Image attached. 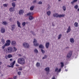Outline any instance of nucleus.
<instances>
[{
    "label": "nucleus",
    "instance_id": "1",
    "mask_svg": "<svg viewBox=\"0 0 79 79\" xmlns=\"http://www.w3.org/2000/svg\"><path fill=\"white\" fill-rule=\"evenodd\" d=\"M18 63L19 64H21L22 65H24V64H25V60L24 58L22 57L19 58L17 60Z\"/></svg>",
    "mask_w": 79,
    "mask_h": 79
},
{
    "label": "nucleus",
    "instance_id": "2",
    "mask_svg": "<svg viewBox=\"0 0 79 79\" xmlns=\"http://www.w3.org/2000/svg\"><path fill=\"white\" fill-rule=\"evenodd\" d=\"M4 51L6 53H11L13 52V49L11 47H8L6 49H4Z\"/></svg>",
    "mask_w": 79,
    "mask_h": 79
},
{
    "label": "nucleus",
    "instance_id": "3",
    "mask_svg": "<svg viewBox=\"0 0 79 79\" xmlns=\"http://www.w3.org/2000/svg\"><path fill=\"white\" fill-rule=\"evenodd\" d=\"M65 15H58L57 13H55L53 14V16L54 17H56V18H62L63 17H64Z\"/></svg>",
    "mask_w": 79,
    "mask_h": 79
},
{
    "label": "nucleus",
    "instance_id": "4",
    "mask_svg": "<svg viewBox=\"0 0 79 79\" xmlns=\"http://www.w3.org/2000/svg\"><path fill=\"white\" fill-rule=\"evenodd\" d=\"M23 47L26 48H29V45L28 43L26 42H24L23 43Z\"/></svg>",
    "mask_w": 79,
    "mask_h": 79
},
{
    "label": "nucleus",
    "instance_id": "5",
    "mask_svg": "<svg viewBox=\"0 0 79 79\" xmlns=\"http://www.w3.org/2000/svg\"><path fill=\"white\" fill-rule=\"evenodd\" d=\"M15 63H16V61L14 60L13 62H12V63H10V65L11 66L8 65H7V67L8 68H10L11 67H12V68H13L14 65H15Z\"/></svg>",
    "mask_w": 79,
    "mask_h": 79
},
{
    "label": "nucleus",
    "instance_id": "6",
    "mask_svg": "<svg viewBox=\"0 0 79 79\" xmlns=\"http://www.w3.org/2000/svg\"><path fill=\"white\" fill-rule=\"evenodd\" d=\"M72 54H73V51H70L67 55V58H69L71 56H72Z\"/></svg>",
    "mask_w": 79,
    "mask_h": 79
},
{
    "label": "nucleus",
    "instance_id": "7",
    "mask_svg": "<svg viewBox=\"0 0 79 79\" xmlns=\"http://www.w3.org/2000/svg\"><path fill=\"white\" fill-rule=\"evenodd\" d=\"M37 40L36 39H34V40L33 41V44L34 46L37 47V46H39V43H37Z\"/></svg>",
    "mask_w": 79,
    "mask_h": 79
},
{
    "label": "nucleus",
    "instance_id": "8",
    "mask_svg": "<svg viewBox=\"0 0 79 79\" xmlns=\"http://www.w3.org/2000/svg\"><path fill=\"white\" fill-rule=\"evenodd\" d=\"M24 13V10L23 9L20 10L19 12V14L20 15H23V13Z\"/></svg>",
    "mask_w": 79,
    "mask_h": 79
},
{
    "label": "nucleus",
    "instance_id": "9",
    "mask_svg": "<svg viewBox=\"0 0 79 79\" xmlns=\"http://www.w3.org/2000/svg\"><path fill=\"white\" fill-rule=\"evenodd\" d=\"M16 25L15 24H12L11 26V30L12 31H13L14 29H15Z\"/></svg>",
    "mask_w": 79,
    "mask_h": 79
},
{
    "label": "nucleus",
    "instance_id": "10",
    "mask_svg": "<svg viewBox=\"0 0 79 79\" xmlns=\"http://www.w3.org/2000/svg\"><path fill=\"white\" fill-rule=\"evenodd\" d=\"M6 45H7L8 46H9L10 45V44H11V41L9 40H7L6 41V43H5Z\"/></svg>",
    "mask_w": 79,
    "mask_h": 79
},
{
    "label": "nucleus",
    "instance_id": "11",
    "mask_svg": "<svg viewBox=\"0 0 79 79\" xmlns=\"http://www.w3.org/2000/svg\"><path fill=\"white\" fill-rule=\"evenodd\" d=\"M5 29L3 27H2L1 29V32L3 34L5 32Z\"/></svg>",
    "mask_w": 79,
    "mask_h": 79
},
{
    "label": "nucleus",
    "instance_id": "12",
    "mask_svg": "<svg viewBox=\"0 0 79 79\" xmlns=\"http://www.w3.org/2000/svg\"><path fill=\"white\" fill-rule=\"evenodd\" d=\"M9 11H10V12L15 11V9L13 7H11L9 9Z\"/></svg>",
    "mask_w": 79,
    "mask_h": 79
},
{
    "label": "nucleus",
    "instance_id": "13",
    "mask_svg": "<svg viewBox=\"0 0 79 79\" xmlns=\"http://www.w3.org/2000/svg\"><path fill=\"white\" fill-rule=\"evenodd\" d=\"M17 24L18 27H20V28H21V23L19 21H17Z\"/></svg>",
    "mask_w": 79,
    "mask_h": 79
},
{
    "label": "nucleus",
    "instance_id": "14",
    "mask_svg": "<svg viewBox=\"0 0 79 79\" xmlns=\"http://www.w3.org/2000/svg\"><path fill=\"white\" fill-rule=\"evenodd\" d=\"M11 44L12 45H13L14 46H15L16 45V43L15 41H11Z\"/></svg>",
    "mask_w": 79,
    "mask_h": 79
},
{
    "label": "nucleus",
    "instance_id": "15",
    "mask_svg": "<svg viewBox=\"0 0 79 79\" xmlns=\"http://www.w3.org/2000/svg\"><path fill=\"white\" fill-rule=\"evenodd\" d=\"M71 27H70V26H69L68 28L67 33H69V32L71 31Z\"/></svg>",
    "mask_w": 79,
    "mask_h": 79
},
{
    "label": "nucleus",
    "instance_id": "16",
    "mask_svg": "<svg viewBox=\"0 0 79 79\" xmlns=\"http://www.w3.org/2000/svg\"><path fill=\"white\" fill-rule=\"evenodd\" d=\"M45 70L48 73L49 72V71H50V69H49L48 67H47L45 69Z\"/></svg>",
    "mask_w": 79,
    "mask_h": 79
},
{
    "label": "nucleus",
    "instance_id": "17",
    "mask_svg": "<svg viewBox=\"0 0 79 79\" xmlns=\"http://www.w3.org/2000/svg\"><path fill=\"white\" fill-rule=\"evenodd\" d=\"M70 41L71 43H74V39L73 38H70Z\"/></svg>",
    "mask_w": 79,
    "mask_h": 79
},
{
    "label": "nucleus",
    "instance_id": "18",
    "mask_svg": "<svg viewBox=\"0 0 79 79\" xmlns=\"http://www.w3.org/2000/svg\"><path fill=\"white\" fill-rule=\"evenodd\" d=\"M50 43H47L46 44V47L47 48H48L49 47Z\"/></svg>",
    "mask_w": 79,
    "mask_h": 79
},
{
    "label": "nucleus",
    "instance_id": "19",
    "mask_svg": "<svg viewBox=\"0 0 79 79\" xmlns=\"http://www.w3.org/2000/svg\"><path fill=\"white\" fill-rule=\"evenodd\" d=\"M3 25H4V26H6V25H7L8 23H7V22H6L5 21L4 22H3L2 23Z\"/></svg>",
    "mask_w": 79,
    "mask_h": 79
},
{
    "label": "nucleus",
    "instance_id": "20",
    "mask_svg": "<svg viewBox=\"0 0 79 79\" xmlns=\"http://www.w3.org/2000/svg\"><path fill=\"white\" fill-rule=\"evenodd\" d=\"M8 46L5 43L4 45H3L2 47V49H4L5 48V47H8Z\"/></svg>",
    "mask_w": 79,
    "mask_h": 79
},
{
    "label": "nucleus",
    "instance_id": "21",
    "mask_svg": "<svg viewBox=\"0 0 79 79\" xmlns=\"http://www.w3.org/2000/svg\"><path fill=\"white\" fill-rule=\"evenodd\" d=\"M12 5L13 8H15L16 6V4L15 2H13L12 3Z\"/></svg>",
    "mask_w": 79,
    "mask_h": 79
},
{
    "label": "nucleus",
    "instance_id": "22",
    "mask_svg": "<svg viewBox=\"0 0 79 79\" xmlns=\"http://www.w3.org/2000/svg\"><path fill=\"white\" fill-rule=\"evenodd\" d=\"M35 7V6H31L30 8V10H34V8Z\"/></svg>",
    "mask_w": 79,
    "mask_h": 79
},
{
    "label": "nucleus",
    "instance_id": "23",
    "mask_svg": "<svg viewBox=\"0 0 79 79\" xmlns=\"http://www.w3.org/2000/svg\"><path fill=\"white\" fill-rule=\"evenodd\" d=\"M74 25L75 27H78V26H79L78 23L77 22L75 23H74Z\"/></svg>",
    "mask_w": 79,
    "mask_h": 79
},
{
    "label": "nucleus",
    "instance_id": "24",
    "mask_svg": "<svg viewBox=\"0 0 79 79\" xmlns=\"http://www.w3.org/2000/svg\"><path fill=\"white\" fill-rule=\"evenodd\" d=\"M60 64H61V68H63L64 67V63H63V62H61L60 63Z\"/></svg>",
    "mask_w": 79,
    "mask_h": 79
},
{
    "label": "nucleus",
    "instance_id": "25",
    "mask_svg": "<svg viewBox=\"0 0 79 79\" xmlns=\"http://www.w3.org/2000/svg\"><path fill=\"white\" fill-rule=\"evenodd\" d=\"M39 48H44V46H43L42 45L40 44L39 46Z\"/></svg>",
    "mask_w": 79,
    "mask_h": 79
},
{
    "label": "nucleus",
    "instance_id": "26",
    "mask_svg": "<svg viewBox=\"0 0 79 79\" xmlns=\"http://www.w3.org/2000/svg\"><path fill=\"white\" fill-rule=\"evenodd\" d=\"M12 55L11 54H8V58H12Z\"/></svg>",
    "mask_w": 79,
    "mask_h": 79
},
{
    "label": "nucleus",
    "instance_id": "27",
    "mask_svg": "<svg viewBox=\"0 0 79 79\" xmlns=\"http://www.w3.org/2000/svg\"><path fill=\"white\" fill-rule=\"evenodd\" d=\"M1 42H2L3 44H4L5 43V40L4 39H2Z\"/></svg>",
    "mask_w": 79,
    "mask_h": 79
},
{
    "label": "nucleus",
    "instance_id": "28",
    "mask_svg": "<svg viewBox=\"0 0 79 79\" xmlns=\"http://www.w3.org/2000/svg\"><path fill=\"white\" fill-rule=\"evenodd\" d=\"M8 5V4H4L3 5V6L4 7H7Z\"/></svg>",
    "mask_w": 79,
    "mask_h": 79
},
{
    "label": "nucleus",
    "instance_id": "29",
    "mask_svg": "<svg viewBox=\"0 0 79 79\" xmlns=\"http://www.w3.org/2000/svg\"><path fill=\"white\" fill-rule=\"evenodd\" d=\"M50 14H51V12L50 11H48L47 12V15H48V16H50Z\"/></svg>",
    "mask_w": 79,
    "mask_h": 79
},
{
    "label": "nucleus",
    "instance_id": "30",
    "mask_svg": "<svg viewBox=\"0 0 79 79\" xmlns=\"http://www.w3.org/2000/svg\"><path fill=\"white\" fill-rule=\"evenodd\" d=\"M40 63H39V62H37L36 64V66L37 67H39L40 66Z\"/></svg>",
    "mask_w": 79,
    "mask_h": 79
},
{
    "label": "nucleus",
    "instance_id": "31",
    "mask_svg": "<svg viewBox=\"0 0 79 79\" xmlns=\"http://www.w3.org/2000/svg\"><path fill=\"white\" fill-rule=\"evenodd\" d=\"M30 16V12H29L27 14H26L25 15V16L27 17V16Z\"/></svg>",
    "mask_w": 79,
    "mask_h": 79
},
{
    "label": "nucleus",
    "instance_id": "32",
    "mask_svg": "<svg viewBox=\"0 0 79 79\" xmlns=\"http://www.w3.org/2000/svg\"><path fill=\"white\" fill-rule=\"evenodd\" d=\"M62 36V35L61 34L59 35L58 36V39H61V37Z\"/></svg>",
    "mask_w": 79,
    "mask_h": 79
},
{
    "label": "nucleus",
    "instance_id": "33",
    "mask_svg": "<svg viewBox=\"0 0 79 79\" xmlns=\"http://www.w3.org/2000/svg\"><path fill=\"white\" fill-rule=\"evenodd\" d=\"M34 52L35 53H38V51L37 49H35L34 50Z\"/></svg>",
    "mask_w": 79,
    "mask_h": 79
},
{
    "label": "nucleus",
    "instance_id": "34",
    "mask_svg": "<svg viewBox=\"0 0 79 79\" xmlns=\"http://www.w3.org/2000/svg\"><path fill=\"white\" fill-rule=\"evenodd\" d=\"M34 19V17L32 16H30V20H32Z\"/></svg>",
    "mask_w": 79,
    "mask_h": 79
},
{
    "label": "nucleus",
    "instance_id": "35",
    "mask_svg": "<svg viewBox=\"0 0 79 79\" xmlns=\"http://www.w3.org/2000/svg\"><path fill=\"white\" fill-rule=\"evenodd\" d=\"M47 56L46 55H45L44 57H43L42 58L43 60H44V59H45L47 58Z\"/></svg>",
    "mask_w": 79,
    "mask_h": 79
},
{
    "label": "nucleus",
    "instance_id": "36",
    "mask_svg": "<svg viewBox=\"0 0 79 79\" xmlns=\"http://www.w3.org/2000/svg\"><path fill=\"white\" fill-rule=\"evenodd\" d=\"M26 25V23L25 22H23L22 23V26H25Z\"/></svg>",
    "mask_w": 79,
    "mask_h": 79
},
{
    "label": "nucleus",
    "instance_id": "37",
    "mask_svg": "<svg viewBox=\"0 0 79 79\" xmlns=\"http://www.w3.org/2000/svg\"><path fill=\"white\" fill-rule=\"evenodd\" d=\"M62 8L64 11H66V7L64 6H63V7H62Z\"/></svg>",
    "mask_w": 79,
    "mask_h": 79
},
{
    "label": "nucleus",
    "instance_id": "38",
    "mask_svg": "<svg viewBox=\"0 0 79 79\" xmlns=\"http://www.w3.org/2000/svg\"><path fill=\"white\" fill-rule=\"evenodd\" d=\"M74 8L76 9H77L78 8V6L77 5H76L74 6Z\"/></svg>",
    "mask_w": 79,
    "mask_h": 79
},
{
    "label": "nucleus",
    "instance_id": "39",
    "mask_svg": "<svg viewBox=\"0 0 79 79\" xmlns=\"http://www.w3.org/2000/svg\"><path fill=\"white\" fill-rule=\"evenodd\" d=\"M13 48L14 49V52H16V51L17 50V49L16 48V47H14Z\"/></svg>",
    "mask_w": 79,
    "mask_h": 79
},
{
    "label": "nucleus",
    "instance_id": "40",
    "mask_svg": "<svg viewBox=\"0 0 79 79\" xmlns=\"http://www.w3.org/2000/svg\"><path fill=\"white\" fill-rule=\"evenodd\" d=\"M41 51L43 53H45V51H44L42 49H41Z\"/></svg>",
    "mask_w": 79,
    "mask_h": 79
},
{
    "label": "nucleus",
    "instance_id": "41",
    "mask_svg": "<svg viewBox=\"0 0 79 79\" xmlns=\"http://www.w3.org/2000/svg\"><path fill=\"white\" fill-rule=\"evenodd\" d=\"M21 74V72H18V74L19 76H20Z\"/></svg>",
    "mask_w": 79,
    "mask_h": 79
},
{
    "label": "nucleus",
    "instance_id": "42",
    "mask_svg": "<svg viewBox=\"0 0 79 79\" xmlns=\"http://www.w3.org/2000/svg\"><path fill=\"white\" fill-rule=\"evenodd\" d=\"M22 70H23V68H22V67H20L19 68V70L20 71H22Z\"/></svg>",
    "mask_w": 79,
    "mask_h": 79
},
{
    "label": "nucleus",
    "instance_id": "43",
    "mask_svg": "<svg viewBox=\"0 0 79 79\" xmlns=\"http://www.w3.org/2000/svg\"><path fill=\"white\" fill-rule=\"evenodd\" d=\"M58 72V68H56L55 69V72Z\"/></svg>",
    "mask_w": 79,
    "mask_h": 79
},
{
    "label": "nucleus",
    "instance_id": "44",
    "mask_svg": "<svg viewBox=\"0 0 79 79\" xmlns=\"http://www.w3.org/2000/svg\"><path fill=\"white\" fill-rule=\"evenodd\" d=\"M17 76H14L13 77V78L14 79H17Z\"/></svg>",
    "mask_w": 79,
    "mask_h": 79
},
{
    "label": "nucleus",
    "instance_id": "45",
    "mask_svg": "<svg viewBox=\"0 0 79 79\" xmlns=\"http://www.w3.org/2000/svg\"><path fill=\"white\" fill-rule=\"evenodd\" d=\"M5 58H6V59H8V56H7V55H6L5 56Z\"/></svg>",
    "mask_w": 79,
    "mask_h": 79
},
{
    "label": "nucleus",
    "instance_id": "46",
    "mask_svg": "<svg viewBox=\"0 0 79 79\" xmlns=\"http://www.w3.org/2000/svg\"><path fill=\"white\" fill-rule=\"evenodd\" d=\"M34 13H33V12H32V13H30V16H32V15H33Z\"/></svg>",
    "mask_w": 79,
    "mask_h": 79
},
{
    "label": "nucleus",
    "instance_id": "47",
    "mask_svg": "<svg viewBox=\"0 0 79 79\" xmlns=\"http://www.w3.org/2000/svg\"><path fill=\"white\" fill-rule=\"evenodd\" d=\"M38 4H42V2H41V1H40L39 2Z\"/></svg>",
    "mask_w": 79,
    "mask_h": 79
},
{
    "label": "nucleus",
    "instance_id": "48",
    "mask_svg": "<svg viewBox=\"0 0 79 79\" xmlns=\"http://www.w3.org/2000/svg\"><path fill=\"white\" fill-rule=\"evenodd\" d=\"M61 68H60L59 69V70L58 71H57L58 73L59 72H60V71H61Z\"/></svg>",
    "mask_w": 79,
    "mask_h": 79
},
{
    "label": "nucleus",
    "instance_id": "49",
    "mask_svg": "<svg viewBox=\"0 0 79 79\" xmlns=\"http://www.w3.org/2000/svg\"><path fill=\"white\" fill-rule=\"evenodd\" d=\"M36 2H37V1L36 0H35L33 2L34 3H36Z\"/></svg>",
    "mask_w": 79,
    "mask_h": 79
},
{
    "label": "nucleus",
    "instance_id": "50",
    "mask_svg": "<svg viewBox=\"0 0 79 79\" xmlns=\"http://www.w3.org/2000/svg\"><path fill=\"white\" fill-rule=\"evenodd\" d=\"M50 8V6H49L48 7V8H47V10H49Z\"/></svg>",
    "mask_w": 79,
    "mask_h": 79
},
{
    "label": "nucleus",
    "instance_id": "51",
    "mask_svg": "<svg viewBox=\"0 0 79 79\" xmlns=\"http://www.w3.org/2000/svg\"><path fill=\"white\" fill-rule=\"evenodd\" d=\"M78 0H73V2H77V1H78Z\"/></svg>",
    "mask_w": 79,
    "mask_h": 79
},
{
    "label": "nucleus",
    "instance_id": "52",
    "mask_svg": "<svg viewBox=\"0 0 79 79\" xmlns=\"http://www.w3.org/2000/svg\"><path fill=\"white\" fill-rule=\"evenodd\" d=\"M2 64V62H0V65H1ZM1 68V66H0V68Z\"/></svg>",
    "mask_w": 79,
    "mask_h": 79
},
{
    "label": "nucleus",
    "instance_id": "53",
    "mask_svg": "<svg viewBox=\"0 0 79 79\" xmlns=\"http://www.w3.org/2000/svg\"><path fill=\"white\" fill-rule=\"evenodd\" d=\"M52 79H56V78H55V77L53 76L52 78Z\"/></svg>",
    "mask_w": 79,
    "mask_h": 79
},
{
    "label": "nucleus",
    "instance_id": "54",
    "mask_svg": "<svg viewBox=\"0 0 79 79\" xmlns=\"http://www.w3.org/2000/svg\"><path fill=\"white\" fill-rule=\"evenodd\" d=\"M13 60V59H10V61H12V60Z\"/></svg>",
    "mask_w": 79,
    "mask_h": 79
},
{
    "label": "nucleus",
    "instance_id": "55",
    "mask_svg": "<svg viewBox=\"0 0 79 79\" xmlns=\"http://www.w3.org/2000/svg\"><path fill=\"white\" fill-rule=\"evenodd\" d=\"M72 4H73V3H74V1H73V2H71Z\"/></svg>",
    "mask_w": 79,
    "mask_h": 79
},
{
    "label": "nucleus",
    "instance_id": "56",
    "mask_svg": "<svg viewBox=\"0 0 79 79\" xmlns=\"http://www.w3.org/2000/svg\"><path fill=\"white\" fill-rule=\"evenodd\" d=\"M16 66H19V65H18V64H16Z\"/></svg>",
    "mask_w": 79,
    "mask_h": 79
},
{
    "label": "nucleus",
    "instance_id": "57",
    "mask_svg": "<svg viewBox=\"0 0 79 79\" xmlns=\"http://www.w3.org/2000/svg\"><path fill=\"white\" fill-rule=\"evenodd\" d=\"M19 56H21V54H19Z\"/></svg>",
    "mask_w": 79,
    "mask_h": 79
},
{
    "label": "nucleus",
    "instance_id": "58",
    "mask_svg": "<svg viewBox=\"0 0 79 79\" xmlns=\"http://www.w3.org/2000/svg\"><path fill=\"white\" fill-rule=\"evenodd\" d=\"M77 11H79V8L77 9Z\"/></svg>",
    "mask_w": 79,
    "mask_h": 79
},
{
    "label": "nucleus",
    "instance_id": "59",
    "mask_svg": "<svg viewBox=\"0 0 79 79\" xmlns=\"http://www.w3.org/2000/svg\"><path fill=\"white\" fill-rule=\"evenodd\" d=\"M66 48H69V47H67Z\"/></svg>",
    "mask_w": 79,
    "mask_h": 79
},
{
    "label": "nucleus",
    "instance_id": "60",
    "mask_svg": "<svg viewBox=\"0 0 79 79\" xmlns=\"http://www.w3.org/2000/svg\"><path fill=\"white\" fill-rule=\"evenodd\" d=\"M52 26H54L55 25H54V24H53V23H52Z\"/></svg>",
    "mask_w": 79,
    "mask_h": 79
},
{
    "label": "nucleus",
    "instance_id": "61",
    "mask_svg": "<svg viewBox=\"0 0 79 79\" xmlns=\"http://www.w3.org/2000/svg\"><path fill=\"white\" fill-rule=\"evenodd\" d=\"M65 71H68V70L65 69Z\"/></svg>",
    "mask_w": 79,
    "mask_h": 79
},
{
    "label": "nucleus",
    "instance_id": "62",
    "mask_svg": "<svg viewBox=\"0 0 79 79\" xmlns=\"http://www.w3.org/2000/svg\"><path fill=\"white\" fill-rule=\"evenodd\" d=\"M29 19H30V16H29Z\"/></svg>",
    "mask_w": 79,
    "mask_h": 79
},
{
    "label": "nucleus",
    "instance_id": "63",
    "mask_svg": "<svg viewBox=\"0 0 79 79\" xmlns=\"http://www.w3.org/2000/svg\"><path fill=\"white\" fill-rule=\"evenodd\" d=\"M13 1H16V0H12Z\"/></svg>",
    "mask_w": 79,
    "mask_h": 79
},
{
    "label": "nucleus",
    "instance_id": "64",
    "mask_svg": "<svg viewBox=\"0 0 79 79\" xmlns=\"http://www.w3.org/2000/svg\"><path fill=\"white\" fill-rule=\"evenodd\" d=\"M33 35H35V34H34V33H33Z\"/></svg>",
    "mask_w": 79,
    "mask_h": 79
}]
</instances>
